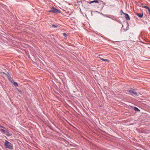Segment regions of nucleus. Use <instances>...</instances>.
Here are the masks:
<instances>
[{
	"mask_svg": "<svg viewBox=\"0 0 150 150\" xmlns=\"http://www.w3.org/2000/svg\"><path fill=\"white\" fill-rule=\"evenodd\" d=\"M4 145L6 148H7L10 149H13V144L8 141H5Z\"/></svg>",
	"mask_w": 150,
	"mask_h": 150,
	"instance_id": "nucleus-1",
	"label": "nucleus"
},
{
	"mask_svg": "<svg viewBox=\"0 0 150 150\" xmlns=\"http://www.w3.org/2000/svg\"><path fill=\"white\" fill-rule=\"evenodd\" d=\"M50 12H52L54 13H59L60 12L59 10L57 9H56L55 8L52 7L51 9V10L49 11Z\"/></svg>",
	"mask_w": 150,
	"mask_h": 150,
	"instance_id": "nucleus-2",
	"label": "nucleus"
},
{
	"mask_svg": "<svg viewBox=\"0 0 150 150\" xmlns=\"http://www.w3.org/2000/svg\"><path fill=\"white\" fill-rule=\"evenodd\" d=\"M129 92L131 93V94H134V95L136 96H138L139 95V93L135 92L134 90L133 89H131L130 90H129Z\"/></svg>",
	"mask_w": 150,
	"mask_h": 150,
	"instance_id": "nucleus-3",
	"label": "nucleus"
},
{
	"mask_svg": "<svg viewBox=\"0 0 150 150\" xmlns=\"http://www.w3.org/2000/svg\"><path fill=\"white\" fill-rule=\"evenodd\" d=\"M135 112H140V110L139 109L137 108L133 107L132 106H130Z\"/></svg>",
	"mask_w": 150,
	"mask_h": 150,
	"instance_id": "nucleus-4",
	"label": "nucleus"
},
{
	"mask_svg": "<svg viewBox=\"0 0 150 150\" xmlns=\"http://www.w3.org/2000/svg\"><path fill=\"white\" fill-rule=\"evenodd\" d=\"M11 81L13 84V85L15 86L16 87L18 86V83L16 82H14L13 79Z\"/></svg>",
	"mask_w": 150,
	"mask_h": 150,
	"instance_id": "nucleus-5",
	"label": "nucleus"
},
{
	"mask_svg": "<svg viewBox=\"0 0 150 150\" xmlns=\"http://www.w3.org/2000/svg\"><path fill=\"white\" fill-rule=\"evenodd\" d=\"M124 14L125 15L126 19L127 20H129L130 18L129 15L127 13H124Z\"/></svg>",
	"mask_w": 150,
	"mask_h": 150,
	"instance_id": "nucleus-6",
	"label": "nucleus"
},
{
	"mask_svg": "<svg viewBox=\"0 0 150 150\" xmlns=\"http://www.w3.org/2000/svg\"><path fill=\"white\" fill-rule=\"evenodd\" d=\"M94 2L98 3V0H94V1H90L89 2V4H91L92 3H94Z\"/></svg>",
	"mask_w": 150,
	"mask_h": 150,
	"instance_id": "nucleus-7",
	"label": "nucleus"
},
{
	"mask_svg": "<svg viewBox=\"0 0 150 150\" xmlns=\"http://www.w3.org/2000/svg\"><path fill=\"white\" fill-rule=\"evenodd\" d=\"M94 2L98 3V0H94V1H90L89 2V4H91L92 3H94Z\"/></svg>",
	"mask_w": 150,
	"mask_h": 150,
	"instance_id": "nucleus-8",
	"label": "nucleus"
},
{
	"mask_svg": "<svg viewBox=\"0 0 150 150\" xmlns=\"http://www.w3.org/2000/svg\"><path fill=\"white\" fill-rule=\"evenodd\" d=\"M110 61L108 59H104V63H107V62H108Z\"/></svg>",
	"mask_w": 150,
	"mask_h": 150,
	"instance_id": "nucleus-9",
	"label": "nucleus"
},
{
	"mask_svg": "<svg viewBox=\"0 0 150 150\" xmlns=\"http://www.w3.org/2000/svg\"><path fill=\"white\" fill-rule=\"evenodd\" d=\"M143 7L144 8H145L146 9H147L148 10L149 12L150 11V9H149V8L147 6H143Z\"/></svg>",
	"mask_w": 150,
	"mask_h": 150,
	"instance_id": "nucleus-10",
	"label": "nucleus"
},
{
	"mask_svg": "<svg viewBox=\"0 0 150 150\" xmlns=\"http://www.w3.org/2000/svg\"><path fill=\"white\" fill-rule=\"evenodd\" d=\"M137 15L140 18H142L143 16V14H141L138 13H137Z\"/></svg>",
	"mask_w": 150,
	"mask_h": 150,
	"instance_id": "nucleus-11",
	"label": "nucleus"
},
{
	"mask_svg": "<svg viewBox=\"0 0 150 150\" xmlns=\"http://www.w3.org/2000/svg\"><path fill=\"white\" fill-rule=\"evenodd\" d=\"M0 131L3 134H4L6 132L5 131L4 129H1Z\"/></svg>",
	"mask_w": 150,
	"mask_h": 150,
	"instance_id": "nucleus-12",
	"label": "nucleus"
},
{
	"mask_svg": "<svg viewBox=\"0 0 150 150\" xmlns=\"http://www.w3.org/2000/svg\"><path fill=\"white\" fill-rule=\"evenodd\" d=\"M58 26H59L58 25H52V27H54V28H57Z\"/></svg>",
	"mask_w": 150,
	"mask_h": 150,
	"instance_id": "nucleus-13",
	"label": "nucleus"
},
{
	"mask_svg": "<svg viewBox=\"0 0 150 150\" xmlns=\"http://www.w3.org/2000/svg\"><path fill=\"white\" fill-rule=\"evenodd\" d=\"M6 135L8 136L9 137L11 136L12 135V134L9 132H8L6 134Z\"/></svg>",
	"mask_w": 150,
	"mask_h": 150,
	"instance_id": "nucleus-14",
	"label": "nucleus"
},
{
	"mask_svg": "<svg viewBox=\"0 0 150 150\" xmlns=\"http://www.w3.org/2000/svg\"><path fill=\"white\" fill-rule=\"evenodd\" d=\"M99 57L100 58V59H101L102 60H103V58H102V55H99Z\"/></svg>",
	"mask_w": 150,
	"mask_h": 150,
	"instance_id": "nucleus-15",
	"label": "nucleus"
},
{
	"mask_svg": "<svg viewBox=\"0 0 150 150\" xmlns=\"http://www.w3.org/2000/svg\"><path fill=\"white\" fill-rule=\"evenodd\" d=\"M63 35H64V36L65 37H66L67 36V34L65 33H63Z\"/></svg>",
	"mask_w": 150,
	"mask_h": 150,
	"instance_id": "nucleus-16",
	"label": "nucleus"
},
{
	"mask_svg": "<svg viewBox=\"0 0 150 150\" xmlns=\"http://www.w3.org/2000/svg\"><path fill=\"white\" fill-rule=\"evenodd\" d=\"M0 127L2 128H4V127L3 126H1V125L0 126Z\"/></svg>",
	"mask_w": 150,
	"mask_h": 150,
	"instance_id": "nucleus-17",
	"label": "nucleus"
},
{
	"mask_svg": "<svg viewBox=\"0 0 150 150\" xmlns=\"http://www.w3.org/2000/svg\"><path fill=\"white\" fill-rule=\"evenodd\" d=\"M6 132L7 133H8L9 132V131L8 130H7L6 131Z\"/></svg>",
	"mask_w": 150,
	"mask_h": 150,
	"instance_id": "nucleus-18",
	"label": "nucleus"
},
{
	"mask_svg": "<svg viewBox=\"0 0 150 150\" xmlns=\"http://www.w3.org/2000/svg\"><path fill=\"white\" fill-rule=\"evenodd\" d=\"M122 11V13H123L124 14V13Z\"/></svg>",
	"mask_w": 150,
	"mask_h": 150,
	"instance_id": "nucleus-19",
	"label": "nucleus"
}]
</instances>
